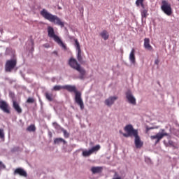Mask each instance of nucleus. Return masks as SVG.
<instances>
[{
    "label": "nucleus",
    "mask_w": 179,
    "mask_h": 179,
    "mask_svg": "<svg viewBox=\"0 0 179 179\" xmlns=\"http://www.w3.org/2000/svg\"><path fill=\"white\" fill-rule=\"evenodd\" d=\"M62 132L64 134V138H69V133H68V131L66 130L63 129Z\"/></svg>",
    "instance_id": "nucleus-26"
},
{
    "label": "nucleus",
    "mask_w": 179,
    "mask_h": 179,
    "mask_svg": "<svg viewBox=\"0 0 179 179\" xmlns=\"http://www.w3.org/2000/svg\"><path fill=\"white\" fill-rule=\"evenodd\" d=\"M115 100H118V96H110L108 99L105 100V104L108 107H111V106L114 104Z\"/></svg>",
    "instance_id": "nucleus-13"
},
{
    "label": "nucleus",
    "mask_w": 179,
    "mask_h": 179,
    "mask_svg": "<svg viewBox=\"0 0 179 179\" xmlns=\"http://www.w3.org/2000/svg\"><path fill=\"white\" fill-rule=\"evenodd\" d=\"M126 99L130 104L136 106V99L134 97V95H132V93L130 91L126 93Z\"/></svg>",
    "instance_id": "nucleus-11"
},
{
    "label": "nucleus",
    "mask_w": 179,
    "mask_h": 179,
    "mask_svg": "<svg viewBox=\"0 0 179 179\" xmlns=\"http://www.w3.org/2000/svg\"><path fill=\"white\" fill-rule=\"evenodd\" d=\"M150 129H154V128L153 127H146L147 132H148V131H150Z\"/></svg>",
    "instance_id": "nucleus-32"
},
{
    "label": "nucleus",
    "mask_w": 179,
    "mask_h": 179,
    "mask_svg": "<svg viewBox=\"0 0 179 179\" xmlns=\"http://www.w3.org/2000/svg\"><path fill=\"white\" fill-rule=\"evenodd\" d=\"M61 142H63L64 143H66L65 141V140H64V138H55V140H54L55 145H58V144L61 143Z\"/></svg>",
    "instance_id": "nucleus-19"
},
{
    "label": "nucleus",
    "mask_w": 179,
    "mask_h": 179,
    "mask_svg": "<svg viewBox=\"0 0 179 179\" xmlns=\"http://www.w3.org/2000/svg\"><path fill=\"white\" fill-rule=\"evenodd\" d=\"M62 89H64L69 92L70 93H75V102L78 106H80V110L85 109V103H83V100L82 99V93L76 90V86L75 85H55L52 88V90L55 92H58L62 90Z\"/></svg>",
    "instance_id": "nucleus-1"
},
{
    "label": "nucleus",
    "mask_w": 179,
    "mask_h": 179,
    "mask_svg": "<svg viewBox=\"0 0 179 179\" xmlns=\"http://www.w3.org/2000/svg\"><path fill=\"white\" fill-rule=\"evenodd\" d=\"M10 96L13 99V97H15V94L13 92H10Z\"/></svg>",
    "instance_id": "nucleus-33"
},
{
    "label": "nucleus",
    "mask_w": 179,
    "mask_h": 179,
    "mask_svg": "<svg viewBox=\"0 0 179 179\" xmlns=\"http://www.w3.org/2000/svg\"><path fill=\"white\" fill-rule=\"evenodd\" d=\"M164 136H169V134H167L164 129H162V132H159L155 136H151L150 139L152 141L157 139L155 141V145H157V143H159V142H160V141H162Z\"/></svg>",
    "instance_id": "nucleus-7"
},
{
    "label": "nucleus",
    "mask_w": 179,
    "mask_h": 179,
    "mask_svg": "<svg viewBox=\"0 0 179 179\" xmlns=\"http://www.w3.org/2000/svg\"><path fill=\"white\" fill-rule=\"evenodd\" d=\"M3 169H6V166L2 163V162L0 161V170H2Z\"/></svg>",
    "instance_id": "nucleus-29"
},
{
    "label": "nucleus",
    "mask_w": 179,
    "mask_h": 179,
    "mask_svg": "<svg viewBox=\"0 0 179 179\" xmlns=\"http://www.w3.org/2000/svg\"><path fill=\"white\" fill-rule=\"evenodd\" d=\"M16 64H17V62H16V59L8 60L5 65L6 72H12V71L15 69V66H16Z\"/></svg>",
    "instance_id": "nucleus-9"
},
{
    "label": "nucleus",
    "mask_w": 179,
    "mask_h": 179,
    "mask_svg": "<svg viewBox=\"0 0 179 179\" xmlns=\"http://www.w3.org/2000/svg\"><path fill=\"white\" fill-rule=\"evenodd\" d=\"M0 139H5V133L3 129H0Z\"/></svg>",
    "instance_id": "nucleus-25"
},
{
    "label": "nucleus",
    "mask_w": 179,
    "mask_h": 179,
    "mask_svg": "<svg viewBox=\"0 0 179 179\" xmlns=\"http://www.w3.org/2000/svg\"><path fill=\"white\" fill-rule=\"evenodd\" d=\"M34 101H35V100L33 99V98H31V97H29L28 99H27V103H34Z\"/></svg>",
    "instance_id": "nucleus-28"
},
{
    "label": "nucleus",
    "mask_w": 179,
    "mask_h": 179,
    "mask_svg": "<svg viewBox=\"0 0 179 179\" xmlns=\"http://www.w3.org/2000/svg\"><path fill=\"white\" fill-rule=\"evenodd\" d=\"M45 96L47 100H48V101H52V100H54V98L52 97V94L45 92Z\"/></svg>",
    "instance_id": "nucleus-21"
},
{
    "label": "nucleus",
    "mask_w": 179,
    "mask_h": 179,
    "mask_svg": "<svg viewBox=\"0 0 179 179\" xmlns=\"http://www.w3.org/2000/svg\"><path fill=\"white\" fill-rule=\"evenodd\" d=\"M53 125H57V122H54Z\"/></svg>",
    "instance_id": "nucleus-36"
},
{
    "label": "nucleus",
    "mask_w": 179,
    "mask_h": 179,
    "mask_svg": "<svg viewBox=\"0 0 179 179\" xmlns=\"http://www.w3.org/2000/svg\"><path fill=\"white\" fill-rule=\"evenodd\" d=\"M75 47L77 51V59L80 64H83V57H82V50H80V44L79 43V41L78 39H75Z\"/></svg>",
    "instance_id": "nucleus-8"
},
{
    "label": "nucleus",
    "mask_w": 179,
    "mask_h": 179,
    "mask_svg": "<svg viewBox=\"0 0 179 179\" xmlns=\"http://www.w3.org/2000/svg\"><path fill=\"white\" fill-rule=\"evenodd\" d=\"M145 0H136V6H141V3H143Z\"/></svg>",
    "instance_id": "nucleus-27"
},
{
    "label": "nucleus",
    "mask_w": 179,
    "mask_h": 179,
    "mask_svg": "<svg viewBox=\"0 0 179 179\" xmlns=\"http://www.w3.org/2000/svg\"><path fill=\"white\" fill-rule=\"evenodd\" d=\"M91 171L92 174H100L103 171L102 166H93L91 168Z\"/></svg>",
    "instance_id": "nucleus-16"
},
{
    "label": "nucleus",
    "mask_w": 179,
    "mask_h": 179,
    "mask_svg": "<svg viewBox=\"0 0 179 179\" xmlns=\"http://www.w3.org/2000/svg\"><path fill=\"white\" fill-rule=\"evenodd\" d=\"M144 48L148 51H153V47L150 45V39L149 38H144Z\"/></svg>",
    "instance_id": "nucleus-14"
},
{
    "label": "nucleus",
    "mask_w": 179,
    "mask_h": 179,
    "mask_svg": "<svg viewBox=\"0 0 179 179\" xmlns=\"http://www.w3.org/2000/svg\"><path fill=\"white\" fill-rule=\"evenodd\" d=\"M13 107L18 114H22V108H20V106L19 105L17 101L15 100L13 101Z\"/></svg>",
    "instance_id": "nucleus-15"
},
{
    "label": "nucleus",
    "mask_w": 179,
    "mask_h": 179,
    "mask_svg": "<svg viewBox=\"0 0 179 179\" xmlns=\"http://www.w3.org/2000/svg\"><path fill=\"white\" fill-rule=\"evenodd\" d=\"M159 62H160V61H159L158 59H155V65H158V64H159Z\"/></svg>",
    "instance_id": "nucleus-31"
},
{
    "label": "nucleus",
    "mask_w": 179,
    "mask_h": 179,
    "mask_svg": "<svg viewBox=\"0 0 179 179\" xmlns=\"http://www.w3.org/2000/svg\"><path fill=\"white\" fill-rule=\"evenodd\" d=\"M178 106H179V103H178Z\"/></svg>",
    "instance_id": "nucleus-37"
},
{
    "label": "nucleus",
    "mask_w": 179,
    "mask_h": 179,
    "mask_svg": "<svg viewBox=\"0 0 179 179\" xmlns=\"http://www.w3.org/2000/svg\"><path fill=\"white\" fill-rule=\"evenodd\" d=\"M125 132L122 133V131H120V134H122L124 138H129V136H134V145L136 149H141L143 146V141H141L138 129H134L132 124L126 125L124 128Z\"/></svg>",
    "instance_id": "nucleus-2"
},
{
    "label": "nucleus",
    "mask_w": 179,
    "mask_h": 179,
    "mask_svg": "<svg viewBox=\"0 0 179 179\" xmlns=\"http://www.w3.org/2000/svg\"><path fill=\"white\" fill-rule=\"evenodd\" d=\"M58 9H59V10H61V9H62V8L60 7V6H59V7H58Z\"/></svg>",
    "instance_id": "nucleus-35"
},
{
    "label": "nucleus",
    "mask_w": 179,
    "mask_h": 179,
    "mask_svg": "<svg viewBox=\"0 0 179 179\" xmlns=\"http://www.w3.org/2000/svg\"><path fill=\"white\" fill-rule=\"evenodd\" d=\"M48 36L50 37V38H53L54 41H55L58 45L64 48V50H66V45H64L59 36L55 34V31H54V28L52 27H48Z\"/></svg>",
    "instance_id": "nucleus-5"
},
{
    "label": "nucleus",
    "mask_w": 179,
    "mask_h": 179,
    "mask_svg": "<svg viewBox=\"0 0 179 179\" xmlns=\"http://www.w3.org/2000/svg\"><path fill=\"white\" fill-rule=\"evenodd\" d=\"M140 6L141 8H143V9H145V4H143V3H140Z\"/></svg>",
    "instance_id": "nucleus-34"
},
{
    "label": "nucleus",
    "mask_w": 179,
    "mask_h": 179,
    "mask_svg": "<svg viewBox=\"0 0 179 179\" xmlns=\"http://www.w3.org/2000/svg\"><path fill=\"white\" fill-rule=\"evenodd\" d=\"M129 61L131 64L135 65L136 61L135 58V49H132L130 54H129Z\"/></svg>",
    "instance_id": "nucleus-17"
},
{
    "label": "nucleus",
    "mask_w": 179,
    "mask_h": 179,
    "mask_svg": "<svg viewBox=\"0 0 179 179\" xmlns=\"http://www.w3.org/2000/svg\"><path fill=\"white\" fill-rule=\"evenodd\" d=\"M91 155H93V152H92V150H85L83 152V156L84 157H89Z\"/></svg>",
    "instance_id": "nucleus-20"
},
{
    "label": "nucleus",
    "mask_w": 179,
    "mask_h": 179,
    "mask_svg": "<svg viewBox=\"0 0 179 179\" xmlns=\"http://www.w3.org/2000/svg\"><path fill=\"white\" fill-rule=\"evenodd\" d=\"M100 145H96V146L93 147L91 150V152L92 153H94V152H97L98 150H100Z\"/></svg>",
    "instance_id": "nucleus-24"
},
{
    "label": "nucleus",
    "mask_w": 179,
    "mask_h": 179,
    "mask_svg": "<svg viewBox=\"0 0 179 179\" xmlns=\"http://www.w3.org/2000/svg\"><path fill=\"white\" fill-rule=\"evenodd\" d=\"M43 47H45V48H50V44L48 43L43 44Z\"/></svg>",
    "instance_id": "nucleus-30"
},
{
    "label": "nucleus",
    "mask_w": 179,
    "mask_h": 179,
    "mask_svg": "<svg viewBox=\"0 0 179 179\" xmlns=\"http://www.w3.org/2000/svg\"><path fill=\"white\" fill-rule=\"evenodd\" d=\"M69 65L71 66V68L79 72L80 76L78 78H80L81 80L85 79V76H86V70L80 66V64L78 63L76 59L73 57L70 58L69 60Z\"/></svg>",
    "instance_id": "nucleus-4"
},
{
    "label": "nucleus",
    "mask_w": 179,
    "mask_h": 179,
    "mask_svg": "<svg viewBox=\"0 0 179 179\" xmlns=\"http://www.w3.org/2000/svg\"><path fill=\"white\" fill-rule=\"evenodd\" d=\"M16 174H18V176H20L21 177H27V172L22 168H17L14 171V175L16 176Z\"/></svg>",
    "instance_id": "nucleus-12"
},
{
    "label": "nucleus",
    "mask_w": 179,
    "mask_h": 179,
    "mask_svg": "<svg viewBox=\"0 0 179 179\" xmlns=\"http://www.w3.org/2000/svg\"><path fill=\"white\" fill-rule=\"evenodd\" d=\"M161 9L165 15L167 16H171L173 15V9L171 8V4L166 1H162Z\"/></svg>",
    "instance_id": "nucleus-6"
},
{
    "label": "nucleus",
    "mask_w": 179,
    "mask_h": 179,
    "mask_svg": "<svg viewBox=\"0 0 179 179\" xmlns=\"http://www.w3.org/2000/svg\"><path fill=\"white\" fill-rule=\"evenodd\" d=\"M28 132H34L36 131V126L34 124H31L27 128Z\"/></svg>",
    "instance_id": "nucleus-22"
},
{
    "label": "nucleus",
    "mask_w": 179,
    "mask_h": 179,
    "mask_svg": "<svg viewBox=\"0 0 179 179\" xmlns=\"http://www.w3.org/2000/svg\"><path fill=\"white\" fill-rule=\"evenodd\" d=\"M40 15H41L44 19L48 20L51 23L61 26V27H64V22L61 21V19L58 17V16L51 14L45 8H43L42 10H41Z\"/></svg>",
    "instance_id": "nucleus-3"
},
{
    "label": "nucleus",
    "mask_w": 179,
    "mask_h": 179,
    "mask_svg": "<svg viewBox=\"0 0 179 179\" xmlns=\"http://www.w3.org/2000/svg\"><path fill=\"white\" fill-rule=\"evenodd\" d=\"M0 108L2 110V111H3V113H6V114H10V108L6 101H0Z\"/></svg>",
    "instance_id": "nucleus-10"
},
{
    "label": "nucleus",
    "mask_w": 179,
    "mask_h": 179,
    "mask_svg": "<svg viewBox=\"0 0 179 179\" xmlns=\"http://www.w3.org/2000/svg\"><path fill=\"white\" fill-rule=\"evenodd\" d=\"M100 36L102 37V38H103V40H108V37H110L108 32H107L106 30H103L102 32H101Z\"/></svg>",
    "instance_id": "nucleus-18"
},
{
    "label": "nucleus",
    "mask_w": 179,
    "mask_h": 179,
    "mask_svg": "<svg viewBox=\"0 0 179 179\" xmlns=\"http://www.w3.org/2000/svg\"><path fill=\"white\" fill-rule=\"evenodd\" d=\"M149 14L148 13V10L144 9L143 10H141V17L144 19H146V17H148V15Z\"/></svg>",
    "instance_id": "nucleus-23"
}]
</instances>
